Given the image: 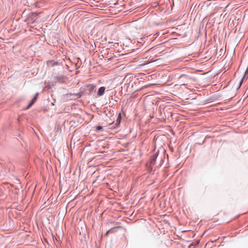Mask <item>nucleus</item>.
I'll return each mask as SVG.
<instances>
[{"label": "nucleus", "mask_w": 248, "mask_h": 248, "mask_svg": "<svg viewBox=\"0 0 248 248\" xmlns=\"http://www.w3.org/2000/svg\"><path fill=\"white\" fill-rule=\"evenodd\" d=\"M95 86L93 84H89L85 86V92H89L90 93H92L93 92H95Z\"/></svg>", "instance_id": "obj_1"}, {"label": "nucleus", "mask_w": 248, "mask_h": 248, "mask_svg": "<svg viewBox=\"0 0 248 248\" xmlns=\"http://www.w3.org/2000/svg\"><path fill=\"white\" fill-rule=\"evenodd\" d=\"M244 78V75H243V77L240 80L236 81L234 82L232 88L234 90H235V91H237L240 88Z\"/></svg>", "instance_id": "obj_2"}, {"label": "nucleus", "mask_w": 248, "mask_h": 248, "mask_svg": "<svg viewBox=\"0 0 248 248\" xmlns=\"http://www.w3.org/2000/svg\"><path fill=\"white\" fill-rule=\"evenodd\" d=\"M38 97V94H36L35 96L32 99V100L30 102L29 104L27 106L26 109L29 108L36 101Z\"/></svg>", "instance_id": "obj_3"}, {"label": "nucleus", "mask_w": 248, "mask_h": 248, "mask_svg": "<svg viewBox=\"0 0 248 248\" xmlns=\"http://www.w3.org/2000/svg\"><path fill=\"white\" fill-rule=\"evenodd\" d=\"M105 90V87H100L97 93H104Z\"/></svg>", "instance_id": "obj_4"}, {"label": "nucleus", "mask_w": 248, "mask_h": 248, "mask_svg": "<svg viewBox=\"0 0 248 248\" xmlns=\"http://www.w3.org/2000/svg\"><path fill=\"white\" fill-rule=\"evenodd\" d=\"M115 228H111L110 229V230H109L108 231L106 232V233L105 234V235H108V234L109 233H110L111 232H112L113 230Z\"/></svg>", "instance_id": "obj_5"}, {"label": "nucleus", "mask_w": 248, "mask_h": 248, "mask_svg": "<svg viewBox=\"0 0 248 248\" xmlns=\"http://www.w3.org/2000/svg\"><path fill=\"white\" fill-rule=\"evenodd\" d=\"M102 127L101 126H98L96 127L97 130H100L102 129Z\"/></svg>", "instance_id": "obj_6"}, {"label": "nucleus", "mask_w": 248, "mask_h": 248, "mask_svg": "<svg viewBox=\"0 0 248 248\" xmlns=\"http://www.w3.org/2000/svg\"><path fill=\"white\" fill-rule=\"evenodd\" d=\"M115 229L113 230L112 232H111L110 233H113V232H116V230L115 229L117 228H114Z\"/></svg>", "instance_id": "obj_7"}, {"label": "nucleus", "mask_w": 248, "mask_h": 248, "mask_svg": "<svg viewBox=\"0 0 248 248\" xmlns=\"http://www.w3.org/2000/svg\"><path fill=\"white\" fill-rule=\"evenodd\" d=\"M248 71V69L245 71V73Z\"/></svg>", "instance_id": "obj_8"}, {"label": "nucleus", "mask_w": 248, "mask_h": 248, "mask_svg": "<svg viewBox=\"0 0 248 248\" xmlns=\"http://www.w3.org/2000/svg\"><path fill=\"white\" fill-rule=\"evenodd\" d=\"M99 94V95H102V94L100 93V94Z\"/></svg>", "instance_id": "obj_9"}]
</instances>
